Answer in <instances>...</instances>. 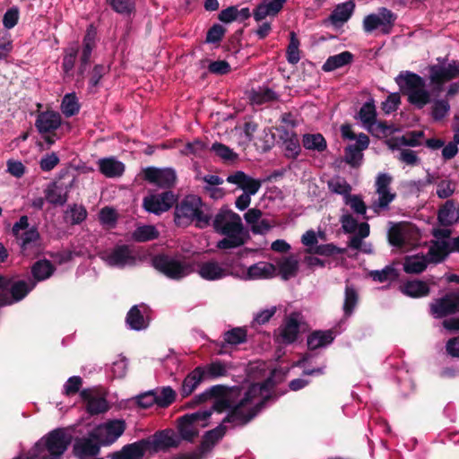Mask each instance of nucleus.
I'll use <instances>...</instances> for the list:
<instances>
[{
    "label": "nucleus",
    "instance_id": "obj_1",
    "mask_svg": "<svg viewBox=\"0 0 459 459\" xmlns=\"http://www.w3.org/2000/svg\"><path fill=\"white\" fill-rule=\"evenodd\" d=\"M273 385L271 378L261 384H252L247 388L214 385L195 395L194 403L198 404L213 398L212 409L217 412L227 411L224 422H230L233 427H244L269 401L274 402L277 399L276 395L270 393Z\"/></svg>",
    "mask_w": 459,
    "mask_h": 459
},
{
    "label": "nucleus",
    "instance_id": "obj_2",
    "mask_svg": "<svg viewBox=\"0 0 459 459\" xmlns=\"http://www.w3.org/2000/svg\"><path fill=\"white\" fill-rule=\"evenodd\" d=\"M212 218L209 206L196 195H186L175 204L174 222L178 227L194 224L198 229H205L210 226Z\"/></svg>",
    "mask_w": 459,
    "mask_h": 459
},
{
    "label": "nucleus",
    "instance_id": "obj_3",
    "mask_svg": "<svg viewBox=\"0 0 459 459\" xmlns=\"http://www.w3.org/2000/svg\"><path fill=\"white\" fill-rule=\"evenodd\" d=\"M400 91L407 95L408 102L418 109H422L431 102L429 91L425 89L426 81L420 74L411 71H402L394 78Z\"/></svg>",
    "mask_w": 459,
    "mask_h": 459
},
{
    "label": "nucleus",
    "instance_id": "obj_4",
    "mask_svg": "<svg viewBox=\"0 0 459 459\" xmlns=\"http://www.w3.org/2000/svg\"><path fill=\"white\" fill-rule=\"evenodd\" d=\"M437 64L429 65V79L431 90L430 96L438 97L445 90V83L459 77V61L446 57H437Z\"/></svg>",
    "mask_w": 459,
    "mask_h": 459
},
{
    "label": "nucleus",
    "instance_id": "obj_5",
    "mask_svg": "<svg viewBox=\"0 0 459 459\" xmlns=\"http://www.w3.org/2000/svg\"><path fill=\"white\" fill-rule=\"evenodd\" d=\"M152 265L167 278L175 281L188 276L194 271L192 264L182 256L167 254H159L153 256Z\"/></svg>",
    "mask_w": 459,
    "mask_h": 459
},
{
    "label": "nucleus",
    "instance_id": "obj_6",
    "mask_svg": "<svg viewBox=\"0 0 459 459\" xmlns=\"http://www.w3.org/2000/svg\"><path fill=\"white\" fill-rule=\"evenodd\" d=\"M227 424L234 428L230 422H224L223 418L216 428L205 432L197 450L183 455L177 459H205L212 451L215 445L224 437L227 430Z\"/></svg>",
    "mask_w": 459,
    "mask_h": 459
},
{
    "label": "nucleus",
    "instance_id": "obj_7",
    "mask_svg": "<svg viewBox=\"0 0 459 459\" xmlns=\"http://www.w3.org/2000/svg\"><path fill=\"white\" fill-rule=\"evenodd\" d=\"M101 259L110 267L124 269L136 264L134 248L126 244H117L113 248L105 250Z\"/></svg>",
    "mask_w": 459,
    "mask_h": 459
},
{
    "label": "nucleus",
    "instance_id": "obj_8",
    "mask_svg": "<svg viewBox=\"0 0 459 459\" xmlns=\"http://www.w3.org/2000/svg\"><path fill=\"white\" fill-rule=\"evenodd\" d=\"M392 177L387 173H379L376 178L375 187L378 197L371 204L370 209L379 214L389 209L390 204L395 199L396 194L390 191Z\"/></svg>",
    "mask_w": 459,
    "mask_h": 459
},
{
    "label": "nucleus",
    "instance_id": "obj_9",
    "mask_svg": "<svg viewBox=\"0 0 459 459\" xmlns=\"http://www.w3.org/2000/svg\"><path fill=\"white\" fill-rule=\"evenodd\" d=\"M397 19V14L387 9L380 7L377 13H370L364 17L363 30L367 33H370L380 28L383 34H389Z\"/></svg>",
    "mask_w": 459,
    "mask_h": 459
},
{
    "label": "nucleus",
    "instance_id": "obj_10",
    "mask_svg": "<svg viewBox=\"0 0 459 459\" xmlns=\"http://www.w3.org/2000/svg\"><path fill=\"white\" fill-rule=\"evenodd\" d=\"M125 429V420H109L94 428L91 431V437L100 441L102 446H110L123 435Z\"/></svg>",
    "mask_w": 459,
    "mask_h": 459
},
{
    "label": "nucleus",
    "instance_id": "obj_11",
    "mask_svg": "<svg viewBox=\"0 0 459 459\" xmlns=\"http://www.w3.org/2000/svg\"><path fill=\"white\" fill-rule=\"evenodd\" d=\"M178 199V195H176L172 190L150 194L143 197V207L149 213L160 215L172 208Z\"/></svg>",
    "mask_w": 459,
    "mask_h": 459
},
{
    "label": "nucleus",
    "instance_id": "obj_12",
    "mask_svg": "<svg viewBox=\"0 0 459 459\" xmlns=\"http://www.w3.org/2000/svg\"><path fill=\"white\" fill-rule=\"evenodd\" d=\"M212 221L215 231L221 234L242 233L243 231L240 216L227 207H221Z\"/></svg>",
    "mask_w": 459,
    "mask_h": 459
},
{
    "label": "nucleus",
    "instance_id": "obj_13",
    "mask_svg": "<svg viewBox=\"0 0 459 459\" xmlns=\"http://www.w3.org/2000/svg\"><path fill=\"white\" fill-rule=\"evenodd\" d=\"M143 179L160 189L171 190L177 181L176 171L171 168L147 167L143 170Z\"/></svg>",
    "mask_w": 459,
    "mask_h": 459
},
{
    "label": "nucleus",
    "instance_id": "obj_14",
    "mask_svg": "<svg viewBox=\"0 0 459 459\" xmlns=\"http://www.w3.org/2000/svg\"><path fill=\"white\" fill-rule=\"evenodd\" d=\"M36 286V281L28 280L13 281L8 278V289L10 296L0 299V307L10 306L22 300Z\"/></svg>",
    "mask_w": 459,
    "mask_h": 459
},
{
    "label": "nucleus",
    "instance_id": "obj_15",
    "mask_svg": "<svg viewBox=\"0 0 459 459\" xmlns=\"http://www.w3.org/2000/svg\"><path fill=\"white\" fill-rule=\"evenodd\" d=\"M459 311V295L448 293L430 304V313L435 318H443Z\"/></svg>",
    "mask_w": 459,
    "mask_h": 459
},
{
    "label": "nucleus",
    "instance_id": "obj_16",
    "mask_svg": "<svg viewBox=\"0 0 459 459\" xmlns=\"http://www.w3.org/2000/svg\"><path fill=\"white\" fill-rule=\"evenodd\" d=\"M359 303V293L352 284L347 283L344 290V300L342 304L343 316L337 323V332L342 333L348 325V318L351 317Z\"/></svg>",
    "mask_w": 459,
    "mask_h": 459
},
{
    "label": "nucleus",
    "instance_id": "obj_17",
    "mask_svg": "<svg viewBox=\"0 0 459 459\" xmlns=\"http://www.w3.org/2000/svg\"><path fill=\"white\" fill-rule=\"evenodd\" d=\"M359 119L362 122L364 127L370 133L375 131L385 134L388 127L377 121V111L372 100L366 101L358 113Z\"/></svg>",
    "mask_w": 459,
    "mask_h": 459
},
{
    "label": "nucleus",
    "instance_id": "obj_18",
    "mask_svg": "<svg viewBox=\"0 0 459 459\" xmlns=\"http://www.w3.org/2000/svg\"><path fill=\"white\" fill-rule=\"evenodd\" d=\"M151 447V440L143 438L124 446L119 451L108 455L110 459H142Z\"/></svg>",
    "mask_w": 459,
    "mask_h": 459
},
{
    "label": "nucleus",
    "instance_id": "obj_19",
    "mask_svg": "<svg viewBox=\"0 0 459 459\" xmlns=\"http://www.w3.org/2000/svg\"><path fill=\"white\" fill-rule=\"evenodd\" d=\"M369 145V138L364 134L360 133L358 135L357 142L353 144H349L344 149V160L346 163L353 168L359 167L362 163L363 153Z\"/></svg>",
    "mask_w": 459,
    "mask_h": 459
},
{
    "label": "nucleus",
    "instance_id": "obj_20",
    "mask_svg": "<svg viewBox=\"0 0 459 459\" xmlns=\"http://www.w3.org/2000/svg\"><path fill=\"white\" fill-rule=\"evenodd\" d=\"M301 315L299 312L290 313L280 327V337L284 344L293 343L299 335Z\"/></svg>",
    "mask_w": 459,
    "mask_h": 459
},
{
    "label": "nucleus",
    "instance_id": "obj_21",
    "mask_svg": "<svg viewBox=\"0 0 459 459\" xmlns=\"http://www.w3.org/2000/svg\"><path fill=\"white\" fill-rule=\"evenodd\" d=\"M101 446L100 441L91 437L90 433L87 437H83L75 439L73 451L75 456L83 459L98 455Z\"/></svg>",
    "mask_w": 459,
    "mask_h": 459
},
{
    "label": "nucleus",
    "instance_id": "obj_22",
    "mask_svg": "<svg viewBox=\"0 0 459 459\" xmlns=\"http://www.w3.org/2000/svg\"><path fill=\"white\" fill-rule=\"evenodd\" d=\"M342 333L337 332V323L329 330H316L312 332L307 340L308 349L316 350L330 345L334 338Z\"/></svg>",
    "mask_w": 459,
    "mask_h": 459
},
{
    "label": "nucleus",
    "instance_id": "obj_23",
    "mask_svg": "<svg viewBox=\"0 0 459 459\" xmlns=\"http://www.w3.org/2000/svg\"><path fill=\"white\" fill-rule=\"evenodd\" d=\"M355 9V3L352 0H348L344 3H341L335 6L332 11L328 19L325 23H330L334 28H341L345 22H347L351 17Z\"/></svg>",
    "mask_w": 459,
    "mask_h": 459
},
{
    "label": "nucleus",
    "instance_id": "obj_24",
    "mask_svg": "<svg viewBox=\"0 0 459 459\" xmlns=\"http://www.w3.org/2000/svg\"><path fill=\"white\" fill-rule=\"evenodd\" d=\"M80 396L86 403V411L90 415H98L106 412L109 406L104 397L93 395L90 388H84L80 392Z\"/></svg>",
    "mask_w": 459,
    "mask_h": 459
},
{
    "label": "nucleus",
    "instance_id": "obj_25",
    "mask_svg": "<svg viewBox=\"0 0 459 459\" xmlns=\"http://www.w3.org/2000/svg\"><path fill=\"white\" fill-rule=\"evenodd\" d=\"M62 118L58 112L45 111L38 115L35 126L39 133L47 134L56 130L61 126Z\"/></svg>",
    "mask_w": 459,
    "mask_h": 459
},
{
    "label": "nucleus",
    "instance_id": "obj_26",
    "mask_svg": "<svg viewBox=\"0 0 459 459\" xmlns=\"http://www.w3.org/2000/svg\"><path fill=\"white\" fill-rule=\"evenodd\" d=\"M288 0H263L254 9L253 16L256 22H261L267 16H276Z\"/></svg>",
    "mask_w": 459,
    "mask_h": 459
},
{
    "label": "nucleus",
    "instance_id": "obj_27",
    "mask_svg": "<svg viewBox=\"0 0 459 459\" xmlns=\"http://www.w3.org/2000/svg\"><path fill=\"white\" fill-rule=\"evenodd\" d=\"M437 221L443 227L452 226L459 221V208L453 199H448L437 212Z\"/></svg>",
    "mask_w": 459,
    "mask_h": 459
},
{
    "label": "nucleus",
    "instance_id": "obj_28",
    "mask_svg": "<svg viewBox=\"0 0 459 459\" xmlns=\"http://www.w3.org/2000/svg\"><path fill=\"white\" fill-rule=\"evenodd\" d=\"M198 274L206 281H218L229 275L227 269L217 261L209 260L198 266Z\"/></svg>",
    "mask_w": 459,
    "mask_h": 459
},
{
    "label": "nucleus",
    "instance_id": "obj_29",
    "mask_svg": "<svg viewBox=\"0 0 459 459\" xmlns=\"http://www.w3.org/2000/svg\"><path fill=\"white\" fill-rule=\"evenodd\" d=\"M68 186L53 182L45 189L46 201L53 205L63 206L68 199Z\"/></svg>",
    "mask_w": 459,
    "mask_h": 459
},
{
    "label": "nucleus",
    "instance_id": "obj_30",
    "mask_svg": "<svg viewBox=\"0 0 459 459\" xmlns=\"http://www.w3.org/2000/svg\"><path fill=\"white\" fill-rule=\"evenodd\" d=\"M251 16L248 7L238 9V5H230L221 10L218 15V19L223 23H231L238 22H244Z\"/></svg>",
    "mask_w": 459,
    "mask_h": 459
},
{
    "label": "nucleus",
    "instance_id": "obj_31",
    "mask_svg": "<svg viewBox=\"0 0 459 459\" xmlns=\"http://www.w3.org/2000/svg\"><path fill=\"white\" fill-rule=\"evenodd\" d=\"M247 333L243 327H234L223 333V340L218 344L220 346L219 354H225L224 348L226 345L236 346L247 342Z\"/></svg>",
    "mask_w": 459,
    "mask_h": 459
},
{
    "label": "nucleus",
    "instance_id": "obj_32",
    "mask_svg": "<svg viewBox=\"0 0 459 459\" xmlns=\"http://www.w3.org/2000/svg\"><path fill=\"white\" fill-rule=\"evenodd\" d=\"M180 443V437L170 429L157 432L151 441V446L155 449H167L177 447Z\"/></svg>",
    "mask_w": 459,
    "mask_h": 459
},
{
    "label": "nucleus",
    "instance_id": "obj_33",
    "mask_svg": "<svg viewBox=\"0 0 459 459\" xmlns=\"http://www.w3.org/2000/svg\"><path fill=\"white\" fill-rule=\"evenodd\" d=\"M452 248V238L434 240L432 241V246L429 249L428 256H429V260H431V262L439 263L450 253H453Z\"/></svg>",
    "mask_w": 459,
    "mask_h": 459
},
{
    "label": "nucleus",
    "instance_id": "obj_34",
    "mask_svg": "<svg viewBox=\"0 0 459 459\" xmlns=\"http://www.w3.org/2000/svg\"><path fill=\"white\" fill-rule=\"evenodd\" d=\"M203 369L201 367H196L184 378L180 387V394L183 398L189 396L197 386L204 381Z\"/></svg>",
    "mask_w": 459,
    "mask_h": 459
},
{
    "label": "nucleus",
    "instance_id": "obj_35",
    "mask_svg": "<svg viewBox=\"0 0 459 459\" xmlns=\"http://www.w3.org/2000/svg\"><path fill=\"white\" fill-rule=\"evenodd\" d=\"M275 267L268 262H258L250 265L244 276L245 280L267 279L273 276Z\"/></svg>",
    "mask_w": 459,
    "mask_h": 459
},
{
    "label": "nucleus",
    "instance_id": "obj_36",
    "mask_svg": "<svg viewBox=\"0 0 459 459\" xmlns=\"http://www.w3.org/2000/svg\"><path fill=\"white\" fill-rule=\"evenodd\" d=\"M99 169L107 178H117L123 175L125 164L115 157L102 158L99 160Z\"/></svg>",
    "mask_w": 459,
    "mask_h": 459
},
{
    "label": "nucleus",
    "instance_id": "obj_37",
    "mask_svg": "<svg viewBox=\"0 0 459 459\" xmlns=\"http://www.w3.org/2000/svg\"><path fill=\"white\" fill-rule=\"evenodd\" d=\"M280 138L283 142L285 156L289 159H296L301 152L297 134L284 129Z\"/></svg>",
    "mask_w": 459,
    "mask_h": 459
},
{
    "label": "nucleus",
    "instance_id": "obj_38",
    "mask_svg": "<svg viewBox=\"0 0 459 459\" xmlns=\"http://www.w3.org/2000/svg\"><path fill=\"white\" fill-rule=\"evenodd\" d=\"M401 291L411 298H421L429 295V285L420 280L408 281L401 287Z\"/></svg>",
    "mask_w": 459,
    "mask_h": 459
},
{
    "label": "nucleus",
    "instance_id": "obj_39",
    "mask_svg": "<svg viewBox=\"0 0 459 459\" xmlns=\"http://www.w3.org/2000/svg\"><path fill=\"white\" fill-rule=\"evenodd\" d=\"M353 60V55L350 51H343L339 54L330 56L322 66L324 72H332L338 68L351 64Z\"/></svg>",
    "mask_w": 459,
    "mask_h": 459
},
{
    "label": "nucleus",
    "instance_id": "obj_40",
    "mask_svg": "<svg viewBox=\"0 0 459 459\" xmlns=\"http://www.w3.org/2000/svg\"><path fill=\"white\" fill-rule=\"evenodd\" d=\"M429 262L431 260H429L428 255H415L407 256L403 263V270L407 273H420L427 268Z\"/></svg>",
    "mask_w": 459,
    "mask_h": 459
},
{
    "label": "nucleus",
    "instance_id": "obj_41",
    "mask_svg": "<svg viewBox=\"0 0 459 459\" xmlns=\"http://www.w3.org/2000/svg\"><path fill=\"white\" fill-rule=\"evenodd\" d=\"M155 394V405L159 408H168L176 400L177 394L171 386H162L152 389Z\"/></svg>",
    "mask_w": 459,
    "mask_h": 459
},
{
    "label": "nucleus",
    "instance_id": "obj_42",
    "mask_svg": "<svg viewBox=\"0 0 459 459\" xmlns=\"http://www.w3.org/2000/svg\"><path fill=\"white\" fill-rule=\"evenodd\" d=\"M55 272V267L47 259L37 261L31 267L33 281H40L48 279Z\"/></svg>",
    "mask_w": 459,
    "mask_h": 459
},
{
    "label": "nucleus",
    "instance_id": "obj_43",
    "mask_svg": "<svg viewBox=\"0 0 459 459\" xmlns=\"http://www.w3.org/2000/svg\"><path fill=\"white\" fill-rule=\"evenodd\" d=\"M200 367L203 369V375L205 380L216 379L225 377L228 374L227 364L221 360H215L210 364Z\"/></svg>",
    "mask_w": 459,
    "mask_h": 459
},
{
    "label": "nucleus",
    "instance_id": "obj_44",
    "mask_svg": "<svg viewBox=\"0 0 459 459\" xmlns=\"http://www.w3.org/2000/svg\"><path fill=\"white\" fill-rule=\"evenodd\" d=\"M126 322L128 327L134 331H141L148 326V323L138 305H134L130 308L126 315Z\"/></svg>",
    "mask_w": 459,
    "mask_h": 459
},
{
    "label": "nucleus",
    "instance_id": "obj_45",
    "mask_svg": "<svg viewBox=\"0 0 459 459\" xmlns=\"http://www.w3.org/2000/svg\"><path fill=\"white\" fill-rule=\"evenodd\" d=\"M79 48L77 46H70L64 49L62 58V71L65 77L73 75V71L77 59Z\"/></svg>",
    "mask_w": 459,
    "mask_h": 459
},
{
    "label": "nucleus",
    "instance_id": "obj_46",
    "mask_svg": "<svg viewBox=\"0 0 459 459\" xmlns=\"http://www.w3.org/2000/svg\"><path fill=\"white\" fill-rule=\"evenodd\" d=\"M302 144L307 150L319 152H324L327 147L326 141L321 134H305Z\"/></svg>",
    "mask_w": 459,
    "mask_h": 459
},
{
    "label": "nucleus",
    "instance_id": "obj_47",
    "mask_svg": "<svg viewBox=\"0 0 459 459\" xmlns=\"http://www.w3.org/2000/svg\"><path fill=\"white\" fill-rule=\"evenodd\" d=\"M178 429L180 439L193 441L198 435V427L189 419L186 420L185 415L179 419Z\"/></svg>",
    "mask_w": 459,
    "mask_h": 459
},
{
    "label": "nucleus",
    "instance_id": "obj_48",
    "mask_svg": "<svg viewBox=\"0 0 459 459\" xmlns=\"http://www.w3.org/2000/svg\"><path fill=\"white\" fill-rule=\"evenodd\" d=\"M279 95L273 90L268 87H259L253 90L250 94V100L254 104L261 105L278 100Z\"/></svg>",
    "mask_w": 459,
    "mask_h": 459
},
{
    "label": "nucleus",
    "instance_id": "obj_49",
    "mask_svg": "<svg viewBox=\"0 0 459 459\" xmlns=\"http://www.w3.org/2000/svg\"><path fill=\"white\" fill-rule=\"evenodd\" d=\"M369 276L374 281L383 283L395 281L399 276V273L393 264H388L381 270L371 271Z\"/></svg>",
    "mask_w": 459,
    "mask_h": 459
},
{
    "label": "nucleus",
    "instance_id": "obj_50",
    "mask_svg": "<svg viewBox=\"0 0 459 459\" xmlns=\"http://www.w3.org/2000/svg\"><path fill=\"white\" fill-rule=\"evenodd\" d=\"M430 103L432 104L430 115L434 121H441L449 114L451 106L448 100L434 99Z\"/></svg>",
    "mask_w": 459,
    "mask_h": 459
},
{
    "label": "nucleus",
    "instance_id": "obj_51",
    "mask_svg": "<svg viewBox=\"0 0 459 459\" xmlns=\"http://www.w3.org/2000/svg\"><path fill=\"white\" fill-rule=\"evenodd\" d=\"M61 110L66 117H73L80 111V104L74 92L66 93L63 97Z\"/></svg>",
    "mask_w": 459,
    "mask_h": 459
},
{
    "label": "nucleus",
    "instance_id": "obj_52",
    "mask_svg": "<svg viewBox=\"0 0 459 459\" xmlns=\"http://www.w3.org/2000/svg\"><path fill=\"white\" fill-rule=\"evenodd\" d=\"M87 211L84 206L73 204L65 212V219L72 225L81 224L87 218Z\"/></svg>",
    "mask_w": 459,
    "mask_h": 459
},
{
    "label": "nucleus",
    "instance_id": "obj_53",
    "mask_svg": "<svg viewBox=\"0 0 459 459\" xmlns=\"http://www.w3.org/2000/svg\"><path fill=\"white\" fill-rule=\"evenodd\" d=\"M279 271L284 280H289L297 275L299 271V262L294 256L284 258L279 263Z\"/></svg>",
    "mask_w": 459,
    "mask_h": 459
},
{
    "label": "nucleus",
    "instance_id": "obj_54",
    "mask_svg": "<svg viewBox=\"0 0 459 459\" xmlns=\"http://www.w3.org/2000/svg\"><path fill=\"white\" fill-rule=\"evenodd\" d=\"M159 237V231L153 225H143L137 227L133 232V238L137 242H146L156 239Z\"/></svg>",
    "mask_w": 459,
    "mask_h": 459
},
{
    "label": "nucleus",
    "instance_id": "obj_55",
    "mask_svg": "<svg viewBox=\"0 0 459 459\" xmlns=\"http://www.w3.org/2000/svg\"><path fill=\"white\" fill-rule=\"evenodd\" d=\"M107 4L117 13L121 15H131L135 10L134 0H107Z\"/></svg>",
    "mask_w": 459,
    "mask_h": 459
},
{
    "label": "nucleus",
    "instance_id": "obj_56",
    "mask_svg": "<svg viewBox=\"0 0 459 459\" xmlns=\"http://www.w3.org/2000/svg\"><path fill=\"white\" fill-rule=\"evenodd\" d=\"M21 240V248L24 251L36 245L40 235L36 226H32L18 237Z\"/></svg>",
    "mask_w": 459,
    "mask_h": 459
},
{
    "label": "nucleus",
    "instance_id": "obj_57",
    "mask_svg": "<svg viewBox=\"0 0 459 459\" xmlns=\"http://www.w3.org/2000/svg\"><path fill=\"white\" fill-rule=\"evenodd\" d=\"M327 186L331 192L343 195L344 199L347 197V195H350V192L351 191V186L350 184L344 178L340 177L329 180Z\"/></svg>",
    "mask_w": 459,
    "mask_h": 459
},
{
    "label": "nucleus",
    "instance_id": "obj_58",
    "mask_svg": "<svg viewBox=\"0 0 459 459\" xmlns=\"http://www.w3.org/2000/svg\"><path fill=\"white\" fill-rule=\"evenodd\" d=\"M299 40L296 37V34L292 31L290 32V43L286 51V58L289 64L296 65L300 60L299 56Z\"/></svg>",
    "mask_w": 459,
    "mask_h": 459
},
{
    "label": "nucleus",
    "instance_id": "obj_59",
    "mask_svg": "<svg viewBox=\"0 0 459 459\" xmlns=\"http://www.w3.org/2000/svg\"><path fill=\"white\" fill-rule=\"evenodd\" d=\"M213 409L212 407L210 409H203L193 413L186 414V420L189 419L199 428L206 427L208 424V420L211 417Z\"/></svg>",
    "mask_w": 459,
    "mask_h": 459
},
{
    "label": "nucleus",
    "instance_id": "obj_60",
    "mask_svg": "<svg viewBox=\"0 0 459 459\" xmlns=\"http://www.w3.org/2000/svg\"><path fill=\"white\" fill-rule=\"evenodd\" d=\"M344 202H345L346 204L351 206V210L355 213H357L359 215H363L364 219H368V217L366 216L367 206H366L364 201L362 200V198L359 195H349L344 199Z\"/></svg>",
    "mask_w": 459,
    "mask_h": 459
},
{
    "label": "nucleus",
    "instance_id": "obj_61",
    "mask_svg": "<svg viewBox=\"0 0 459 459\" xmlns=\"http://www.w3.org/2000/svg\"><path fill=\"white\" fill-rule=\"evenodd\" d=\"M211 151L225 161H232L238 158V155L232 149L221 143H214L211 147Z\"/></svg>",
    "mask_w": 459,
    "mask_h": 459
},
{
    "label": "nucleus",
    "instance_id": "obj_62",
    "mask_svg": "<svg viewBox=\"0 0 459 459\" xmlns=\"http://www.w3.org/2000/svg\"><path fill=\"white\" fill-rule=\"evenodd\" d=\"M226 238L220 240L217 247L221 249L235 248L242 246L244 240L241 238V233L224 234Z\"/></svg>",
    "mask_w": 459,
    "mask_h": 459
},
{
    "label": "nucleus",
    "instance_id": "obj_63",
    "mask_svg": "<svg viewBox=\"0 0 459 459\" xmlns=\"http://www.w3.org/2000/svg\"><path fill=\"white\" fill-rule=\"evenodd\" d=\"M226 33V29L220 23H214L207 31L205 42L209 44L220 43Z\"/></svg>",
    "mask_w": 459,
    "mask_h": 459
},
{
    "label": "nucleus",
    "instance_id": "obj_64",
    "mask_svg": "<svg viewBox=\"0 0 459 459\" xmlns=\"http://www.w3.org/2000/svg\"><path fill=\"white\" fill-rule=\"evenodd\" d=\"M455 183L452 180L443 179L437 184L436 194L440 199H447L454 195Z\"/></svg>",
    "mask_w": 459,
    "mask_h": 459
}]
</instances>
